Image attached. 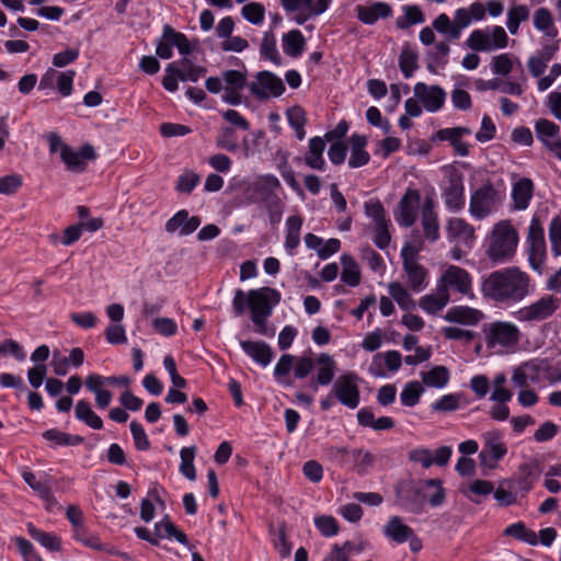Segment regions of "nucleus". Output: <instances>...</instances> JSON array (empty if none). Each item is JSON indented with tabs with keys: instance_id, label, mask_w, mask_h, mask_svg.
Instances as JSON below:
<instances>
[{
	"instance_id": "13",
	"label": "nucleus",
	"mask_w": 561,
	"mask_h": 561,
	"mask_svg": "<svg viewBox=\"0 0 561 561\" xmlns=\"http://www.w3.org/2000/svg\"><path fill=\"white\" fill-rule=\"evenodd\" d=\"M484 446L480 451L481 463L488 468H494L497 461L502 460L507 454V447L501 442L503 434L499 430L485 432L483 434Z\"/></svg>"
},
{
	"instance_id": "34",
	"label": "nucleus",
	"mask_w": 561,
	"mask_h": 561,
	"mask_svg": "<svg viewBox=\"0 0 561 561\" xmlns=\"http://www.w3.org/2000/svg\"><path fill=\"white\" fill-rule=\"evenodd\" d=\"M450 47L447 42L435 43L434 47L426 53V68L431 73H437V68H444L448 64Z\"/></svg>"
},
{
	"instance_id": "19",
	"label": "nucleus",
	"mask_w": 561,
	"mask_h": 561,
	"mask_svg": "<svg viewBox=\"0 0 561 561\" xmlns=\"http://www.w3.org/2000/svg\"><path fill=\"white\" fill-rule=\"evenodd\" d=\"M201 222L199 217H190L186 209H181L167 220L164 229L168 233L178 232L180 237H186L195 232L201 226Z\"/></svg>"
},
{
	"instance_id": "56",
	"label": "nucleus",
	"mask_w": 561,
	"mask_h": 561,
	"mask_svg": "<svg viewBox=\"0 0 561 561\" xmlns=\"http://www.w3.org/2000/svg\"><path fill=\"white\" fill-rule=\"evenodd\" d=\"M365 215L373 219L374 226L390 220L382 203L378 198H371L364 204Z\"/></svg>"
},
{
	"instance_id": "23",
	"label": "nucleus",
	"mask_w": 561,
	"mask_h": 561,
	"mask_svg": "<svg viewBox=\"0 0 561 561\" xmlns=\"http://www.w3.org/2000/svg\"><path fill=\"white\" fill-rule=\"evenodd\" d=\"M244 354L262 367L270 365L274 357L271 346L264 341H240Z\"/></svg>"
},
{
	"instance_id": "61",
	"label": "nucleus",
	"mask_w": 561,
	"mask_h": 561,
	"mask_svg": "<svg viewBox=\"0 0 561 561\" xmlns=\"http://www.w3.org/2000/svg\"><path fill=\"white\" fill-rule=\"evenodd\" d=\"M391 220L374 226V243L380 250H386L391 241V234L389 228Z\"/></svg>"
},
{
	"instance_id": "59",
	"label": "nucleus",
	"mask_w": 561,
	"mask_h": 561,
	"mask_svg": "<svg viewBox=\"0 0 561 561\" xmlns=\"http://www.w3.org/2000/svg\"><path fill=\"white\" fill-rule=\"evenodd\" d=\"M316 365V357L312 356H296L294 360V377L298 380L307 378Z\"/></svg>"
},
{
	"instance_id": "38",
	"label": "nucleus",
	"mask_w": 561,
	"mask_h": 561,
	"mask_svg": "<svg viewBox=\"0 0 561 561\" xmlns=\"http://www.w3.org/2000/svg\"><path fill=\"white\" fill-rule=\"evenodd\" d=\"M343 271L341 280L351 287H356L360 283V271L356 260L351 254L341 255Z\"/></svg>"
},
{
	"instance_id": "57",
	"label": "nucleus",
	"mask_w": 561,
	"mask_h": 561,
	"mask_svg": "<svg viewBox=\"0 0 561 561\" xmlns=\"http://www.w3.org/2000/svg\"><path fill=\"white\" fill-rule=\"evenodd\" d=\"M129 428L134 439L135 448L139 451L149 450L151 443L144 426L137 421H131Z\"/></svg>"
},
{
	"instance_id": "1",
	"label": "nucleus",
	"mask_w": 561,
	"mask_h": 561,
	"mask_svg": "<svg viewBox=\"0 0 561 561\" xmlns=\"http://www.w3.org/2000/svg\"><path fill=\"white\" fill-rule=\"evenodd\" d=\"M529 287V275L515 266L493 271L481 280L483 298L497 306L520 302L528 296Z\"/></svg>"
},
{
	"instance_id": "62",
	"label": "nucleus",
	"mask_w": 561,
	"mask_h": 561,
	"mask_svg": "<svg viewBox=\"0 0 561 561\" xmlns=\"http://www.w3.org/2000/svg\"><path fill=\"white\" fill-rule=\"evenodd\" d=\"M76 77L75 70L58 71L56 78V88L61 96H69L73 91V80Z\"/></svg>"
},
{
	"instance_id": "30",
	"label": "nucleus",
	"mask_w": 561,
	"mask_h": 561,
	"mask_svg": "<svg viewBox=\"0 0 561 561\" xmlns=\"http://www.w3.org/2000/svg\"><path fill=\"white\" fill-rule=\"evenodd\" d=\"M304 224V218L300 215H293L287 217L285 226H286V234H285V243L284 248L289 255L295 254V250L300 244V231Z\"/></svg>"
},
{
	"instance_id": "63",
	"label": "nucleus",
	"mask_w": 561,
	"mask_h": 561,
	"mask_svg": "<svg viewBox=\"0 0 561 561\" xmlns=\"http://www.w3.org/2000/svg\"><path fill=\"white\" fill-rule=\"evenodd\" d=\"M549 239L554 256L561 255V218L553 217L549 226Z\"/></svg>"
},
{
	"instance_id": "10",
	"label": "nucleus",
	"mask_w": 561,
	"mask_h": 561,
	"mask_svg": "<svg viewBox=\"0 0 561 561\" xmlns=\"http://www.w3.org/2000/svg\"><path fill=\"white\" fill-rule=\"evenodd\" d=\"M559 306V298L553 295H545L531 305L520 308L516 312V318L523 322L542 321L550 318Z\"/></svg>"
},
{
	"instance_id": "60",
	"label": "nucleus",
	"mask_w": 561,
	"mask_h": 561,
	"mask_svg": "<svg viewBox=\"0 0 561 561\" xmlns=\"http://www.w3.org/2000/svg\"><path fill=\"white\" fill-rule=\"evenodd\" d=\"M242 16L254 25H260L264 21L265 9L264 5L257 2L245 4L241 10Z\"/></svg>"
},
{
	"instance_id": "5",
	"label": "nucleus",
	"mask_w": 561,
	"mask_h": 561,
	"mask_svg": "<svg viewBox=\"0 0 561 561\" xmlns=\"http://www.w3.org/2000/svg\"><path fill=\"white\" fill-rule=\"evenodd\" d=\"M207 72L203 66L195 65L187 57H183L179 61L170 62L165 67V75L162 78V87L171 93L179 89V81L197 82Z\"/></svg>"
},
{
	"instance_id": "42",
	"label": "nucleus",
	"mask_w": 561,
	"mask_h": 561,
	"mask_svg": "<svg viewBox=\"0 0 561 561\" xmlns=\"http://www.w3.org/2000/svg\"><path fill=\"white\" fill-rule=\"evenodd\" d=\"M450 379V374L445 366H435L426 373L422 374V381L427 387L437 389L445 388Z\"/></svg>"
},
{
	"instance_id": "2",
	"label": "nucleus",
	"mask_w": 561,
	"mask_h": 561,
	"mask_svg": "<svg viewBox=\"0 0 561 561\" xmlns=\"http://www.w3.org/2000/svg\"><path fill=\"white\" fill-rule=\"evenodd\" d=\"M433 493L428 495V505L439 507L446 500V490L443 480L438 478L402 480L394 489L396 504L407 513L420 515L425 512L427 490Z\"/></svg>"
},
{
	"instance_id": "39",
	"label": "nucleus",
	"mask_w": 561,
	"mask_h": 561,
	"mask_svg": "<svg viewBox=\"0 0 561 561\" xmlns=\"http://www.w3.org/2000/svg\"><path fill=\"white\" fill-rule=\"evenodd\" d=\"M504 536L512 537L518 541L526 542L530 546L538 545V535L528 529L524 522L510 524L503 531Z\"/></svg>"
},
{
	"instance_id": "15",
	"label": "nucleus",
	"mask_w": 561,
	"mask_h": 561,
	"mask_svg": "<svg viewBox=\"0 0 561 561\" xmlns=\"http://www.w3.org/2000/svg\"><path fill=\"white\" fill-rule=\"evenodd\" d=\"M282 187L279 180L274 174H263L251 185V199L266 205L280 199L276 191Z\"/></svg>"
},
{
	"instance_id": "20",
	"label": "nucleus",
	"mask_w": 561,
	"mask_h": 561,
	"mask_svg": "<svg viewBox=\"0 0 561 561\" xmlns=\"http://www.w3.org/2000/svg\"><path fill=\"white\" fill-rule=\"evenodd\" d=\"M445 206L449 211H459L465 207V185L460 174L449 178L448 186L444 191Z\"/></svg>"
},
{
	"instance_id": "47",
	"label": "nucleus",
	"mask_w": 561,
	"mask_h": 561,
	"mask_svg": "<svg viewBox=\"0 0 561 561\" xmlns=\"http://www.w3.org/2000/svg\"><path fill=\"white\" fill-rule=\"evenodd\" d=\"M529 9L527 5H514L507 11L506 26L511 34L516 35L522 22L528 20Z\"/></svg>"
},
{
	"instance_id": "8",
	"label": "nucleus",
	"mask_w": 561,
	"mask_h": 561,
	"mask_svg": "<svg viewBox=\"0 0 561 561\" xmlns=\"http://www.w3.org/2000/svg\"><path fill=\"white\" fill-rule=\"evenodd\" d=\"M485 343L489 348L496 346L512 347L519 339L518 328L511 322L495 321L483 328Z\"/></svg>"
},
{
	"instance_id": "37",
	"label": "nucleus",
	"mask_w": 561,
	"mask_h": 561,
	"mask_svg": "<svg viewBox=\"0 0 561 561\" xmlns=\"http://www.w3.org/2000/svg\"><path fill=\"white\" fill-rule=\"evenodd\" d=\"M283 50L287 56L299 57L305 49L306 41L300 30H291L282 37Z\"/></svg>"
},
{
	"instance_id": "44",
	"label": "nucleus",
	"mask_w": 561,
	"mask_h": 561,
	"mask_svg": "<svg viewBox=\"0 0 561 561\" xmlns=\"http://www.w3.org/2000/svg\"><path fill=\"white\" fill-rule=\"evenodd\" d=\"M534 26L547 36L556 37L558 28L554 26L551 12L547 8H539L534 14Z\"/></svg>"
},
{
	"instance_id": "17",
	"label": "nucleus",
	"mask_w": 561,
	"mask_h": 561,
	"mask_svg": "<svg viewBox=\"0 0 561 561\" xmlns=\"http://www.w3.org/2000/svg\"><path fill=\"white\" fill-rule=\"evenodd\" d=\"M60 158L68 170L80 173L87 169V161L96 159V152L93 146L88 144L80 147L79 150H73L70 146L64 145Z\"/></svg>"
},
{
	"instance_id": "26",
	"label": "nucleus",
	"mask_w": 561,
	"mask_h": 561,
	"mask_svg": "<svg viewBox=\"0 0 561 561\" xmlns=\"http://www.w3.org/2000/svg\"><path fill=\"white\" fill-rule=\"evenodd\" d=\"M413 531L400 516H391L382 528V534L397 545L407 542L413 536Z\"/></svg>"
},
{
	"instance_id": "18",
	"label": "nucleus",
	"mask_w": 561,
	"mask_h": 561,
	"mask_svg": "<svg viewBox=\"0 0 561 561\" xmlns=\"http://www.w3.org/2000/svg\"><path fill=\"white\" fill-rule=\"evenodd\" d=\"M438 286H445L449 290V287L456 289L462 295H469L472 293V277L465 270L457 265H449L438 280Z\"/></svg>"
},
{
	"instance_id": "48",
	"label": "nucleus",
	"mask_w": 561,
	"mask_h": 561,
	"mask_svg": "<svg viewBox=\"0 0 561 561\" xmlns=\"http://www.w3.org/2000/svg\"><path fill=\"white\" fill-rule=\"evenodd\" d=\"M260 54L264 59H268L275 65H280V56L276 47V38L273 32H265L261 46Z\"/></svg>"
},
{
	"instance_id": "46",
	"label": "nucleus",
	"mask_w": 561,
	"mask_h": 561,
	"mask_svg": "<svg viewBox=\"0 0 561 561\" xmlns=\"http://www.w3.org/2000/svg\"><path fill=\"white\" fill-rule=\"evenodd\" d=\"M195 453V446L183 447L180 450L181 463L179 471L190 481H194L196 479V468L194 465Z\"/></svg>"
},
{
	"instance_id": "53",
	"label": "nucleus",
	"mask_w": 561,
	"mask_h": 561,
	"mask_svg": "<svg viewBox=\"0 0 561 561\" xmlns=\"http://www.w3.org/2000/svg\"><path fill=\"white\" fill-rule=\"evenodd\" d=\"M72 538L76 541L81 542L84 547L91 548L96 551L104 550V545L102 543L100 537L98 535L89 533L85 527H79V529H73Z\"/></svg>"
},
{
	"instance_id": "28",
	"label": "nucleus",
	"mask_w": 561,
	"mask_h": 561,
	"mask_svg": "<svg viewBox=\"0 0 561 561\" xmlns=\"http://www.w3.org/2000/svg\"><path fill=\"white\" fill-rule=\"evenodd\" d=\"M534 182L529 178H520L513 184L512 199L516 210L528 208L534 196Z\"/></svg>"
},
{
	"instance_id": "14",
	"label": "nucleus",
	"mask_w": 561,
	"mask_h": 561,
	"mask_svg": "<svg viewBox=\"0 0 561 561\" xmlns=\"http://www.w3.org/2000/svg\"><path fill=\"white\" fill-rule=\"evenodd\" d=\"M316 374L310 378L308 388L313 392L319 390V387H327L331 385L335 377L336 362L328 353H320L316 356Z\"/></svg>"
},
{
	"instance_id": "16",
	"label": "nucleus",
	"mask_w": 561,
	"mask_h": 561,
	"mask_svg": "<svg viewBox=\"0 0 561 561\" xmlns=\"http://www.w3.org/2000/svg\"><path fill=\"white\" fill-rule=\"evenodd\" d=\"M413 90L415 98L422 103L423 107L428 113L438 112L445 104L446 92L439 85H427L424 82H417L414 84Z\"/></svg>"
},
{
	"instance_id": "4",
	"label": "nucleus",
	"mask_w": 561,
	"mask_h": 561,
	"mask_svg": "<svg viewBox=\"0 0 561 561\" xmlns=\"http://www.w3.org/2000/svg\"><path fill=\"white\" fill-rule=\"evenodd\" d=\"M518 234L508 221H500L493 227L486 255L493 263L511 260L516 253Z\"/></svg>"
},
{
	"instance_id": "35",
	"label": "nucleus",
	"mask_w": 561,
	"mask_h": 561,
	"mask_svg": "<svg viewBox=\"0 0 561 561\" xmlns=\"http://www.w3.org/2000/svg\"><path fill=\"white\" fill-rule=\"evenodd\" d=\"M535 131L538 140L549 149L554 140L560 139V127L547 118H539L535 122Z\"/></svg>"
},
{
	"instance_id": "32",
	"label": "nucleus",
	"mask_w": 561,
	"mask_h": 561,
	"mask_svg": "<svg viewBox=\"0 0 561 561\" xmlns=\"http://www.w3.org/2000/svg\"><path fill=\"white\" fill-rule=\"evenodd\" d=\"M527 242L529 243V252L538 256H546L545 230L536 216L530 220Z\"/></svg>"
},
{
	"instance_id": "50",
	"label": "nucleus",
	"mask_w": 561,
	"mask_h": 561,
	"mask_svg": "<svg viewBox=\"0 0 561 561\" xmlns=\"http://www.w3.org/2000/svg\"><path fill=\"white\" fill-rule=\"evenodd\" d=\"M424 389L419 381H409L400 393V400L404 407H415L423 393Z\"/></svg>"
},
{
	"instance_id": "58",
	"label": "nucleus",
	"mask_w": 561,
	"mask_h": 561,
	"mask_svg": "<svg viewBox=\"0 0 561 561\" xmlns=\"http://www.w3.org/2000/svg\"><path fill=\"white\" fill-rule=\"evenodd\" d=\"M460 394L447 393L431 404V409L436 412H453L459 409Z\"/></svg>"
},
{
	"instance_id": "25",
	"label": "nucleus",
	"mask_w": 561,
	"mask_h": 561,
	"mask_svg": "<svg viewBox=\"0 0 561 561\" xmlns=\"http://www.w3.org/2000/svg\"><path fill=\"white\" fill-rule=\"evenodd\" d=\"M356 11L358 20L366 25H373L379 19L390 18L393 13L391 5L383 1L374 2L367 7L357 5Z\"/></svg>"
},
{
	"instance_id": "9",
	"label": "nucleus",
	"mask_w": 561,
	"mask_h": 561,
	"mask_svg": "<svg viewBox=\"0 0 561 561\" xmlns=\"http://www.w3.org/2000/svg\"><path fill=\"white\" fill-rule=\"evenodd\" d=\"M417 250L405 244L401 250L403 271L408 278V285L413 291H421L427 285V270L416 261Z\"/></svg>"
},
{
	"instance_id": "22",
	"label": "nucleus",
	"mask_w": 561,
	"mask_h": 561,
	"mask_svg": "<svg viewBox=\"0 0 561 561\" xmlns=\"http://www.w3.org/2000/svg\"><path fill=\"white\" fill-rule=\"evenodd\" d=\"M447 239L451 241H460L466 247L472 248L476 237L473 227L462 218H450L447 221Z\"/></svg>"
},
{
	"instance_id": "21",
	"label": "nucleus",
	"mask_w": 561,
	"mask_h": 561,
	"mask_svg": "<svg viewBox=\"0 0 561 561\" xmlns=\"http://www.w3.org/2000/svg\"><path fill=\"white\" fill-rule=\"evenodd\" d=\"M422 227L427 241L435 242L439 239L438 217L432 197H426L422 204Z\"/></svg>"
},
{
	"instance_id": "43",
	"label": "nucleus",
	"mask_w": 561,
	"mask_h": 561,
	"mask_svg": "<svg viewBox=\"0 0 561 561\" xmlns=\"http://www.w3.org/2000/svg\"><path fill=\"white\" fill-rule=\"evenodd\" d=\"M404 15L398 16L396 26L400 30H407L411 25L421 24L425 21L423 11L416 4H405L402 7Z\"/></svg>"
},
{
	"instance_id": "51",
	"label": "nucleus",
	"mask_w": 561,
	"mask_h": 561,
	"mask_svg": "<svg viewBox=\"0 0 561 561\" xmlns=\"http://www.w3.org/2000/svg\"><path fill=\"white\" fill-rule=\"evenodd\" d=\"M466 45L474 51H491L490 35L482 30H473L466 41Z\"/></svg>"
},
{
	"instance_id": "12",
	"label": "nucleus",
	"mask_w": 561,
	"mask_h": 561,
	"mask_svg": "<svg viewBox=\"0 0 561 561\" xmlns=\"http://www.w3.org/2000/svg\"><path fill=\"white\" fill-rule=\"evenodd\" d=\"M421 193L416 188L408 187L399 201L398 209L394 211V219L399 226L409 228L417 219L421 206Z\"/></svg>"
},
{
	"instance_id": "41",
	"label": "nucleus",
	"mask_w": 561,
	"mask_h": 561,
	"mask_svg": "<svg viewBox=\"0 0 561 561\" xmlns=\"http://www.w3.org/2000/svg\"><path fill=\"white\" fill-rule=\"evenodd\" d=\"M417 61V51L411 48L409 44H405L399 55V68L405 79L413 77L414 72L419 68Z\"/></svg>"
},
{
	"instance_id": "64",
	"label": "nucleus",
	"mask_w": 561,
	"mask_h": 561,
	"mask_svg": "<svg viewBox=\"0 0 561 561\" xmlns=\"http://www.w3.org/2000/svg\"><path fill=\"white\" fill-rule=\"evenodd\" d=\"M317 529L324 537H333L339 533L337 520L332 516H320L314 519Z\"/></svg>"
},
{
	"instance_id": "7",
	"label": "nucleus",
	"mask_w": 561,
	"mask_h": 561,
	"mask_svg": "<svg viewBox=\"0 0 561 561\" xmlns=\"http://www.w3.org/2000/svg\"><path fill=\"white\" fill-rule=\"evenodd\" d=\"M359 376L354 371L340 375L333 382L332 394L344 407L354 410L360 403Z\"/></svg>"
},
{
	"instance_id": "29",
	"label": "nucleus",
	"mask_w": 561,
	"mask_h": 561,
	"mask_svg": "<svg viewBox=\"0 0 561 561\" xmlns=\"http://www.w3.org/2000/svg\"><path fill=\"white\" fill-rule=\"evenodd\" d=\"M483 314L481 311L470 308L468 306H454L449 308L444 316L445 320L453 323H460L466 325H474Z\"/></svg>"
},
{
	"instance_id": "36",
	"label": "nucleus",
	"mask_w": 561,
	"mask_h": 561,
	"mask_svg": "<svg viewBox=\"0 0 561 561\" xmlns=\"http://www.w3.org/2000/svg\"><path fill=\"white\" fill-rule=\"evenodd\" d=\"M42 436L51 444V447L78 446L84 442V437L69 434L58 428H49Z\"/></svg>"
},
{
	"instance_id": "11",
	"label": "nucleus",
	"mask_w": 561,
	"mask_h": 561,
	"mask_svg": "<svg viewBox=\"0 0 561 561\" xmlns=\"http://www.w3.org/2000/svg\"><path fill=\"white\" fill-rule=\"evenodd\" d=\"M249 89L257 100L278 98L286 90L283 80L268 70L259 71L256 82H251Z\"/></svg>"
},
{
	"instance_id": "6",
	"label": "nucleus",
	"mask_w": 561,
	"mask_h": 561,
	"mask_svg": "<svg viewBox=\"0 0 561 561\" xmlns=\"http://www.w3.org/2000/svg\"><path fill=\"white\" fill-rule=\"evenodd\" d=\"M505 197L503 190L486 181L471 193L469 211L476 219H483L495 211Z\"/></svg>"
},
{
	"instance_id": "45",
	"label": "nucleus",
	"mask_w": 561,
	"mask_h": 561,
	"mask_svg": "<svg viewBox=\"0 0 561 561\" xmlns=\"http://www.w3.org/2000/svg\"><path fill=\"white\" fill-rule=\"evenodd\" d=\"M432 25L436 32L446 35L449 41H458L461 36V31L463 30L454 24L446 13L437 15Z\"/></svg>"
},
{
	"instance_id": "49",
	"label": "nucleus",
	"mask_w": 561,
	"mask_h": 561,
	"mask_svg": "<svg viewBox=\"0 0 561 561\" xmlns=\"http://www.w3.org/2000/svg\"><path fill=\"white\" fill-rule=\"evenodd\" d=\"M388 290L401 309L411 310L415 308L412 296L400 283H390Z\"/></svg>"
},
{
	"instance_id": "3",
	"label": "nucleus",
	"mask_w": 561,
	"mask_h": 561,
	"mask_svg": "<svg viewBox=\"0 0 561 561\" xmlns=\"http://www.w3.org/2000/svg\"><path fill=\"white\" fill-rule=\"evenodd\" d=\"M282 294L272 287L250 289L247 294L238 288L232 299V308L237 316L245 312L247 307L253 316L271 317L274 308L280 302Z\"/></svg>"
},
{
	"instance_id": "55",
	"label": "nucleus",
	"mask_w": 561,
	"mask_h": 561,
	"mask_svg": "<svg viewBox=\"0 0 561 561\" xmlns=\"http://www.w3.org/2000/svg\"><path fill=\"white\" fill-rule=\"evenodd\" d=\"M216 144L219 148L234 152L239 148L236 130L230 126H222L217 136Z\"/></svg>"
},
{
	"instance_id": "52",
	"label": "nucleus",
	"mask_w": 561,
	"mask_h": 561,
	"mask_svg": "<svg viewBox=\"0 0 561 561\" xmlns=\"http://www.w3.org/2000/svg\"><path fill=\"white\" fill-rule=\"evenodd\" d=\"M24 482L34 490L41 499L49 502L54 499L50 488L46 482L36 479V476L32 471H25L22 473Z\"/></svg>"
},
{
	"instance_id": "54",
	"label": "nucleus",
	"mask_w": 561,
	"mask_h": 561,
	"mask_svg": "<svg viewBox=\"0 0 561 561\" xmlns=\"http://www.w3.org/2000/svg\"><path fill=\"white\" fill-rule=\"evenodd\" d=\"M167 31L168 39H171L170 42L181 55L186 57L192 54L193 47L184 33L175 31L170 24H167Z\"/></svg>"
},
{
	"instance_id": "24",
	"label": "nucleus",
	"mask_w": 561,
	"mask_h": 561,
	"mask_svg": "<svg viewBox=\"0 0 561 561\" xmlns=\"http://www.w3.org/2000/svg\"><path fill=\"white\" fill-rule=\"evenodd\" d=\"M325 150V140L320 136L311 137L308 141V150L305 153V164L317 171H325L327 162L323 157Z\"/></svg>"
},
{
	"instance_id": "27",
	"label": "nucleus",
	"mask_w": 561,
	"mask_h": 561,
	"mask_svg": "<svg viewBox=\"0 0 561 561\" xmlns=\"http://www.w3.org/2000/svg\"><path fill=\"white\" fill-rule=\"evenodd\" d=\"M541 470L537 463H522L518 467L516 483L518 491L526 496L540 478Z\"/></svg>"
},
{
	"instance_id": "31",
	"label": "nucleus",
	"mask_w": 561,
	"mask_h": 561,
	"mask_svg": "<svg viewBox=\"0 0 561 561\" xmlns=\"http://www.w3.org/2000/svg\"><path fill=\"white\" fill-rule=\"evenodd\" d=\"M450 300L449 290L445 286L436 287L435 294H428L420 299V307L423 311L435 314L440 311Z\"/></svg>"
},
{
	"instance_id": "33",
	"label": "nucleus",
	"mask_w": 561,
	"mask_h": 561,
	"mask_svg": "<svg viewBox=\"0 0 561 561\" xmlns=\"http://www.w3.org/2000/svg\"><path fill=\"white\" fill-rule=\"evenodd\" d=\"M26 530L30 537L37 541L49 552H58L61 550V538L54 533H46L37 528L33 523L26 524Z\"/></svg>"
},
{
	"instance_id": "40",
	"label": "nucleus",
	"mask_w": 561,
	"mask_h": 561,
	"mask_svg": "<svg viewBox=\"0 0 561 561\" xmlns=\"http://www.w3.org/2000/svg\"><path fill=\"white\" fill-rule=\"evenodd\" d=\"M296 356L291 354H283L276 363L273 371V377L277 383L289 387L293 381L289 377L290 370H294V360Z\"/></svg>"
}]
</instances>
